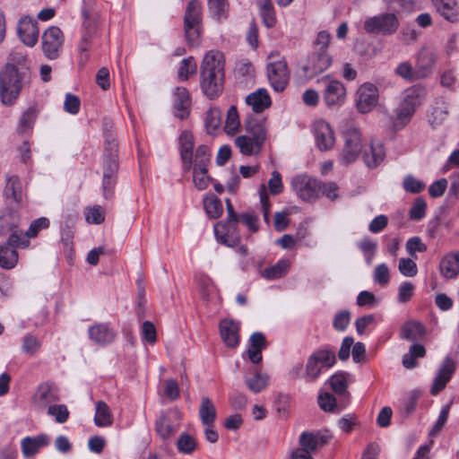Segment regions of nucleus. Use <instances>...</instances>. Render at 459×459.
Masks as SVG:
<instances>
[{
    "label": "nucleus",
    "mask_w": 459,
    "mask_h": 459,
    "mask_svg": "<svg viewBox=\"0 0 459 459\" xmlns=\"http://www.w3.org/2000/svg\"><path fill=\"white\" fill-rule=\"evenodd\" d=\"M88 335L91 341L100 346L113 342L117 336L115 330L106 323H99L90 326Z\"/></svg>",
    "instance_id": "412c9836"
},
{
    "label": "nucleus",
    "mask_w": 459,
    "mask_h": 459,
    "mask_svg": "<svg viewBox=\"0 0 459 459\" xmlns=\"http://www.w3.org/2000/svg\"><path fill=\"white\" fill-rule=\"evenodd\" d=\"M327 441V437L320 433L304 431L299 438V446L291 451L290 459H313L312 454Z\"/></svg>",
    "instance_id": "39448f33"
},
{
    "label": "nucleus",
    "mask_w": 459,
    "mask_h": 459,
    "mask_svg": "<svg viewBox=\"0 0 459 459\" xmlns=\"http://www.w3.org/2000/svg\"><path fill=\"white\" fill-rule=\"evenodd\" d=\"M201 70L209 72H224V58L220 51L211 50L204 56Z\"/></svg>",
    "instance_id": "72a5a7b5"
},
{
    "label": "nucleus",
    "mask_w": 459,
    "mask_h": 459,
    "mask_svg": "<svg viewBox=\"0 0 459 459\" xmlns=\"http://www.w3.org/2000/svg\"><path fill=\"white\" fill-rule=\"evenodd\" d=\"M196 64L193 57H187L181 61L178 74L181 80H187L188 77L195 73Z\"/></svg>",
    "instance_id": "680f3d73"
},
{
    "label": "nucleus",
    "mask_w": 459,
    "mask_h": 459,
    "mask_svg": "<svg viewBox=\"0 0 459 459\" xmlns=\"http://www.w3.org/2000/svg\"><path fill=\"white\" fill-rule=\"evenodd\" d=\"M333 56L327 53L311 52L308 56L307 65L305 71H310L315 74H321L327 70L333 64Z\"/></svg>",
    "instance_id": "b1692460"
},
{
    "label": "nucleus",
    "mask_w": 459,
    "mask_h": 459,
    "mask_svg": "<svg viewBox=\"0 0 459 459\" xmlns=\"http://www.w3.org/2000/svg\"><path fill=\"white\" fill-rule=\"evenodd\" d=\"M295 193L304 201H311L318 197L321 183L307 176H297L291 180Z\"/></svg>",
    "instance_id": "9d476101"
},
{
    "label": "nucleus",
    "mask_w": 459,
    "mask_h": 459,
    "mask_svg": "<svg viewBox=\"0 0 459 459\" xmlns=\"http://www.w3.org/2000/svg\"><path fill=\"white\" fill-rule=\"evenodd\" d=\"M268 375L261 374L257 371H255L252 377H245V383L247 388L255 394H258L264 390L268 385Z\"/></svg>",
    "instance_id": "a18cd8bd"
},
{
    "label": "nucleus",
    "mask_w": 459,
    "mask_h": 459,
    "mask_svg": "<svg viewBox=\"0 0 459 459\" xmlns=\"http://www.w3.org/2000/svg\"><path fill=\"white\" fill-rule=\"evenodd\" d=\"M85 21L83 23V31L80 42L78 44L79 48V63L84 65L89 60V50L91 48V41L96 33V22L94 19L89 17L86 12L83 13Z\"/></svg>",
    "instance_id": "4468645a"
},
{
    "label": "nucleus",
    "mask_w": 459,
    "mask_h": 459,
    "mask_svg": "<svg viewBox=\"0 0 459 459\" xmlns=\"http://www.w3.org/2000/svg\"><path fill=\"white\" fill-rule=\"evenodd\" d=\"M343 147L339 154V161L342 165L354 162L361 152V135L358 128L348 126L342 132Z\"/></svg>",
    "instance_id": "7ed1b4c3"
},
{
    "label": "nucleus",
    "mask_w": 459,
    "mask_h": 459,
    "mask_svg": "<svg viewBox=\"0 0 459 459\" xmlns=\"http://www.w3.org/2000/svg\"><path fill=\"white\" fill-rule=\"evenodd\" d=\"M211 13L218 20L226 18L229 5L227 0H208Z\"/></svg>",
    "instance_id": "13d9d810"
},
{
    "label": "nucleus",
    "mask_w": 459,
    "mask_h": 459,
    "mask_svg": "<svg viewBox=\"0 0 459 459\" xmlns=\"http://www.w3.org/2000/svg\"><path fill=\"white\" fill-rule=\"evenodd\" d=\"M17 30L19 38L26 46L33 47L38 42L39 30L37 21L24 17L20 20Z\"/></svg>",
    "instance_id": "6ab92c4d"
},
{
    "label": "nucleus",
    "mask_w": 459,
    "mask_h": 459,
    "mask_svg": "<svg viewBox=\"0 0 459 459\" xmlns=\"http://www.w3.org/2000/svg\"><path fill=\"white\" fill-rule=\"evenodd\" d=\"M181 420L182 412L177 409L161 412L155 422V430L161 439L167 440L178 432Z\"/></svg>",
    "instance_id": "1a4fd4ad"
},
{
    "label": "nucleus",
    "mask_w": 459,
    "mask_h": 459,
    "mask_svg": "<svg viewBox=\"0 0 459 459\" xmlns=\"http://www.w3.org/2000/svg\"><path fill=\"white\" fill-rule=\"evenodd\" d=\"M199 416L204 425H213L216 419V409L209 397H203L199 408Z\"/></svg>",
    "instance_id": "37998d69"
},
{
    "label": "nucleus",
    "mask_w": 459,
    "mask_h": 459,
    "mask_svg": "<svg viewBox=\"0 0 459 459\" xmlns=\"http://www.w3.org/2000/svg\"><path fill=\"white\" fill-rule=\"evenodd\" d=\"M426 95V88L423 85L415 84L403 91L401 102L416 110L422 104Z\"/></svg>",
    "instance_id": "bb28decb"
},
{
    "label": "nucleus",
    "mask_w": 459,
    "mask_h": 459,
    "mask_svg": "<svg viewBox=\"0 0 459 459\" xmlns=\"http://www.w3.org/2000/svg\"><path fill=\"white\" fill-rule=\"evenodd\" d=\"M200 295L204 299H209L214 292V285L212 280L205 274H200L196 277Z\"/></svg>",
    "instance_id": "864d4df0"
},
{
    "label": "nucleus",
    "mask_w": 459,
    "mask_h": 459,
    "mask_svg": "<svg viewBox=\"0 0 459 459\" xmlns=\"http://www.w3.org/2000/svg\"><path fill=\"white\" fill-rule=\"evenodd\" d=\"M331 40V35L326 30L319 31L313 44L312 52L327 53Z\"/></svg>",
    "instance_id": "bf43d9fd"
},
{
    "label": "nucleus",
    "mask_w": 459,
    "mask_h": 459,
    "mask_svg": "<svg viewBox=\"0 0 459 459\" xmlns=\"http://www.w3.org/2000/svg\"><path fill=\"white\" fill-rule=\"evenodd\" d=\"M220 333L225 344L230 348L238 345V324L231 319H223L220 322Z\"/></svg>",
    "instance_id": "393cba45"
},
{
    "label": "nucleus",
    "mask_w": 459,
    "mask_h": 459,
    "mask_svg": "<svg viewBox=\"0 0 459 459\" xmlns=\"http://www.w3.org/2000/svg\"><path fill=\"white\" fill-rule=\"evenodd\" d=\"M23 77L13 65H6L0 71V101L6 107L13 106L23 89Z\"/></svg>",
    "instance_id": "f257e3e1"
},
{
    "label": "nucleus",
    "mask_w": 459,
    "mask_h": 459,
    "mask_svg": "<svg viewBox=\"0 0 459 459\" xmlns=\"http://www.w3.org/2000/svg\"><path fill=\"white\" fill-rule=\"evenodd\" d=\"M416 110L403 104L394 109L392 123L394 128L401 129L410 123Z\"/></svg>",
    "instance_id": "4c0bfd02"
},
{
    "label": "nucleus",
    "mask_w": 459,
    "mask_h": 459,
    "mask_svg": "<svg viewBox=\"0 0 459 459\" xmlns=\"http://www.w3.org/2000/svg\"><path fill=\"white\" fill-rule=\"evenodd\" d=\"M316 144L320 151H328L335 143L334 133L330 125L325 120L316 121L313 125Z\"/></svg>",
    "instance_id": "dca6fc26"
},
{
    "label": "nucleus",
    "mask_w": 459,
    "mask_h": 459,
    "mask_svg": "<svg viewBox=\"0 0 459 459\" xmlns=\"http://www.w3.org/2000/svg\"><path fill=\"white\" fill-rule=\"evenodd\" d=\"M266 347L265 337L262 333H254L249 339L247 355L251 362L258 364L262 360V351Z\"/></svg>",
    "instance_id": "2f4dec72"
},
{
    "label": "nucleus",
    "mask_w": 459,
    "mask_h": 459,
    "mask_svg": "<svg viewBox=\"0 0 459 459\" xmlns=\"http://www.w3.org/2000/svg\"><path fill=\"white\" fill-rule=\"evenodd\" d=\"M323 96L328 107L341 106L346 98V89L340 81L331 80L327 82Z\"/></svg>",
    "instance_id": "4be33fe9"
},
{
    "label": "nucleus",
    "mask_w": 459,
    "mask_h": 459,
    "mask_svg": "<svg viewBox=\"0 0 459 459\" xmlns=\"http://www.w3.org/2000/svg\"><path fill=\"white\" fill-rule=\"evenodd\" d=\"M245 129L248 136L264 145L268 131L265 120L247 119L245 122Z\"/></svg>",
    "instance_id": "7c9ffc66"
},
{
    "label": "nucleus",
    "mask_w": 459,
    "mask_h": 459,
    "mask_svg": "<svg viewBox=\"0 0 459 459\" xmlns=\"http://www.w3.org/2000/svg\"><path fill=\"white\" fill-rule=\"evenodd\" d=\"M331 388L337 394H344L347 390V375L346 373H336L328 380Z\"/></svg>",
    "instance_id": "6e6d98bb"
},
{
    "label": "nucleus",
    "mask_w": 459,
    "mask_h": 459,
    "mask_svg": "<svg viewBox=\"0 0 459 459\" xmlns=\"http://www.w3.org/2000/svg\"><path fill=\"white\" fill-rule=\"evenodd\" d=\"M425 186L424 182L415 178L411 175L406 176L403 180V188L409 193L419 194L425 189Z\"/></svg>",
    "instance_id": "69168bd1"
},
{
    "label": "nucleus",
    "mask_w": 459,
    "mask_h": 459,
    "mask_svg": "<svg viewBox=\"0 0 459 459\" xmlns=\"http://www.w3.org/2000/svg\"><path fill=\"white\" fill-rule=\"evenodd\" d=\"M394 74L408 82L420 80V75H418L416 66L413 67L408 61L400 63L395 67Z\"/></svg>",
    "instance_id": "09e8293b"
},
{
    "label": "nucleus",
    "mask_w": 459,
    "mask_h": 459,
    "mask_svg": "<svg viewBox=\"0 0 459 459\" xmlns=\"http://www.w3.org/2000/svg\"><path fill=\"white\" fill-rule=\"evenodd\" d=\"M204 205L205 212L210 218L217 219L222 214V204L221 201L214 196L205 198L204 201Z\"/></svg>",
    "instance_id": "5fc2aeb1"
},
{
    "label": "nucleus",
    "mask_w": 459,
    "mask_h": 459,
    "mask_svg": "<svg viewBox=\"0 0 459 459\" xmlns=\"http://www.w3.org/2000/svg\"><path fill=\"white\" fill-rule=\"evenodd\" d=\"M426 355V349L420 343L412 344L408 353L403 356V365L406 368H413L417 366L416 359L418 358H423Z\"/></svg>",
    "instance_id": "c03bdc74"
},
{
    "label": "nucleus",
    "mask_w": 459,
    "mask_h": 459,
    "mask_svg": "<svg viewBox=\"0 0 459 459\" xmlns=\"http://www.w3.org/2000/svg\"><path fill=\"white\" fill-rule=\"evenodd\" d=\"M384 145L379 141H372L368 149L363 152V160L369 169L377 168L385 159Z\"/></svg>",
    "instance_id": "a878e982"
},
{
    "label": "nucleus",
    "mask_w": 459,
    "mask_h": 459,
    "mask_svg": "<svg viewBox=\"0 0 459 459\" xmlns=\"http://www.w3.org/2000/svg\"><path fill=\"white\" fill-rule=\"evenodd\" d=\"M48 441V437L46 435H39L35 437H24L21 442L24 456L30 457L34 455L40 447L47 446Z\"/></svg>",
    "instance_id": "f704fd0d"
},
{
    "label": "nucleus",
    "mask_w": 459,
    "mask_h": 459,
    "mask_svg": "<svg viewBox=\"0 0 459 459\" xmlns=\"http://www.w3.org/2000/svg\"><path fill=\"white\" fill-rule=\"evenodd\" d=\"M399 28V21L394 13H382L368 18L364 22V29L368 33L384 36L394 34Z\"/></svg>",
    "instance_id": "0eeeda50"
},
{
    "label": "nucleus",
    "mask_w": 459,
    "mask_h": 459,
    "mask_svg": "<svg viewBox=\"0 0 459 459\" xmlns=\"http://www.w3.org/2000/svg\"><path fill=\"white\" fill-rule=\"evenodd\" d=\"M190 97L188 91L184 87L176 88L174 93V113L180 119H185L189 115Z\"/></svg>",
    "instance_id": "cd10ccee"
},
{
    "label": "nucleus",
    "mask_w": 459,
    "mask_h": 459,
    "mask_svg": "<svg viewBox=\"0 0 459 459\" xmlns=\"http://www.w3.org/2000/svg\"><path fill=\"white\" fill-rule=\"evenodd\" d=\"M40 348V342L31 334H26L22 340V351L30 356L34 355Z\"/></svg>",
    "instance_id": "e2e57ef3"
},
{
    "label": "nucleus",
    "mask_w": 459,
    "mask_h": 459,
    "mask_svg": "<svg viewBox=\"0 0 459 459\" xmlns=\"http://www.w3.org/2000/svg\"><path fill=\"white\" fill-rule=\"evenodd\" d=\"M267 77L275 91H282L289 81L287 62L282 59L270 63L267 65Z\"/></svg>",
    "instance_id": "2eb2a0df"
},
{
    "label": "nucleus",
    "mask_w": 459,
    "mask_h": 459,
    "mask_svg": "<svg viewBox=\"0 0 459 459\" xmlns=\"http://www.w3.org/2000/svg\"><path fill=\"white\" fill-rule=\"evenodd\" d=\"M178 450L186 455H191L196 448L195 439L187 433H182L177 441Z\"/></svg>",
    "instance_id": "603ef678"
},
{
    "label": "nucleus",
    "mask_w": 459,
    "mask_h": 459,
    "mask_svg": "<svg viewBox=\"0 0 459 459\" xmlns=\"http://www.w3.org/2000/svg\"><path fill=\"white\" fill-rule=\"evenodd\" d=\"M94 423L100 428L111 426L113 415L108 405L103 401L96 403Z\"/></svg>",
    "instance_id": "a19ab883"
},
{
    "label": "nucleus",
    "mask_w": 459,
    "mask_h": 459,
    "mask_svg": "<svg viewBox=\"0 0 459 459\" xmlns=\"http://www.w3.org/2000/svg\"><path fill=\"white\" fill-rule=\"evenodd\" d=\"M3 195L6 204L18 208L23 202V190L20 178L17 176H10L6 179Z\"/></svg>",
    "instance_id": "a211bd4d"
},
{
    "label": "nucleus",
    "mask_w": 459,
    "mask_h": 459,
    "mask_svg": "<svg viewBox=\"0 0 459 459\" xmlns=\"http://www.w3.org/2000/svg\"><path fill=\"white\" fill-rule=\"evenodd\" d=\"M18 252L13 247L9 244H3L0 246V267L5 270L14 268L18 263Z\"/></svg>",
    "instance_id": "ea45409f"
},
{
    "label": "nucleus",
    "mask_w": 459,
    "mask_h": 459,
    "mask_svg": "<svg viewBox=\"0 0 459 459\" xmlns=\"http://www.w3.org/2000/svg\"><path fill=\"white\" fill-rule=\"evenodd\" d=\"M246 102L255 113H261L272 105L268 91L264 88H260L247 95Z\"/></svg>",
    "instance_id": "c85d7f7f"
},
{
    "label": "nucleus",
    "mask_w": 459,
    "mask_h": 459,
    "mask_svg": "<svg viewBox=\"0 0 459 459\" xmlns=\"http://www.w3.org/2000/svg\"><path fill=\"white\" fill-rule=\"evenodd\" d=\"M211 161V152L207 145H199L195 152V160L192 163L193 183L199 191L206 189L212 178L208 174V166Z\"/></svg>",
    "instance_id": "f03ea898"
},
{
    "label": "nucleus",
    "mask_w": 459,
    "mask_h": 459,
    "mask_svg": "<svg viewBox=\"0 0 459 459\" xmlns=\"http://www.w3.org/2000/svg\"><path fill=\"white\" fill-rule=\"evenodd\" d=\"M84 215L88 223L100 224L105 220V212L100 205L87 207Z\"/></svg>",
    "instance_id": "4d7b16f0"
},
{
    "label": "nucleus",
    "mask_w": 459,
    "mask_h": 459,
    "mask_svg": "<svg viewBox=\"0 0 459 459\" xmlns=\"http://www.w3.org/2000/svg\"><path fill=\"white\" fill-rule=\"evenodd\" d=\"M447 115L448 105L443 98H439L436 100L435 106L432 108L429 122L433 127H435L441 125L446 119Z\"/></svg>",
    "instance_id": "79ce46f5"
},
{
    "label": "nucleus",
    "mask_w": 459,
    "mask_h": 459,
    "mask_svg": "<svg viewBox=\"0 0 459 459\" xmlns=\"http://www.w3.org/2000/svg\"><path fill=\"white\" fill-rule=\"evenodd\" d=\"M194 148V137L192 134L187 131H184L179 137V152L180 158L182 160L183 169L185 171H190L192 169V163L195 160V154L193 152Z\"/></svg>",
    "instance_id": "5701e85b"
},
{
    "label": "nucleus",
    "mask_w": 459,
    "mask_h": 459,
    "mask_svg": "<svg viewBox=\"0 0 459 459\" xmlns=\"http://www.w3.org/2000/svg\"><path fill=\"white\" fill-rule=\"evenodd\" d=\"M290 268V262L288 260H279L274 265L266 268L262 276L267 280H276L283 277Z\"/></svg>",
    "instance_id": "49530a36"
},
{
    "label": "nucleus",
    "mask_w": 459,
    "mask_h": 459,
    "mask_svg": "<svg viewBox=\"0 0 459 459\" xmlns=\"http://www.w3.org/2000/svg\"><path fill=\"white\" fill-rule=\"evenodd\" d=\"M235 144L239 149V152L247 156L259 153L263 147L261 143L254 141V139L247 134L238 136L235 139Z\"/></svg>",
    "instance_id": "58836bf2"
},
{
    "label": "nucleus",
    "mask_w": 459,
    "mask_h": 459,
    "mask_svg": "<svg viewBox=\"0 0 459 459\" xmlns=\"http://www.w3.org/2000/svg\"><path fill=\"white\" fill-rule=\"evenodd\" d=\"M20 223L19 214L16 211H8L0 216V235L13 231Z\"/></svg>",
    "instance_id": "de8ad7c7"
},
{
    "label": "nucleus",
    "mask_w": 459,
    "mask_h": 459,
    "mask_svg": "<svg viewBox=\"0 0 459 459\" xmlns=\"http://www.w3.org/2000/svg\"><path fill=\"white\" fill-rule=\"evenodd\" d=\"M11 235L9 236L7 241L4 244H9L10 247H15V246L26 247L29 245L28 237L26 236V232L23 233L22 230L14 229L11 231Z\"/></svg>",
    "instance_id": "338daca9"
},
{
    "label": "nucleus",
    "mask_w": 459,
    "mask_h": 459,
    "mask_svg": "<svg viewBox=\"0 0 459 459\" xmlns=\"http://www.w3.org/2000/svg\"><path fill=\"white\" fill-rule=\"evenodd\" d=\"M356 106L360 113H368L378 102V89L370 82H365L356 92Z\"/></svg>",
    "instance_id": "9b49d317"
},
{
    "label": "nucleus",
    "mask_w": 459,
    "mask_h": 459,
    "mask_svg": "<svg viewBox=\"0 0 459 459\" xmlns=\"http://www.w3.org/2000/svg\"><path fill=\"white\" fill-rule=\"evenodd\" d=\"M201 88L210 99L219 96L222 91L224 72H209L201 70Z\"/></svg>",
    "instance_id": "f3484780"
},
{
    "label": "nucleus",
    "mask_w": 459,
    "mask_h": 459,
    "mask_svg": "<svg viewBox=\"0 0 459 459\" xmlns=\"http://www.w3.org/2000/svg\"><path fill=\"white\" fill-rule=\"evenodd\" d=\"M103 169V174H108V176L116 177V174L118 169V162L117 143L114 139H112V143L108 141V146H105Z\"/></svg>",
    "instance_id": "c756f323"
},
{
    "label": "nucleus",
    "mask_w": 459,
    "mask_h": 459,
    "mask_svg": "<svg viewBox=\"0 0 459 459\" xmlns=\"http://www.w3.org/2000/svg\"><path fill=\"white\" fill-rule=\"evenodd\" d=\"M240 127V120L237 108L230 106L227 111L224 130L228 134H236Z\"/></svg>",
    "instance_id": "8fccbe9b"
},
{
    "label": "nucleus",
    "mask_w": 459,
    "mask_h": 459,
    "mask_svg": "<svg viewBox=\"0 0 459 459\" xmlns=\"http://www.w3.org/2000/svg\"><path fill=\"white\" fill-rule=\"evenodd\" d=\"M425 327L416 321L404 323L400 329V337L410 342H417L425 335Z\"/></svg>",
    "instance_id": "473e14b6"
},
{
    "label": "nucleus",
    "mask_w": 459,
    "mask_h": 459,
    "mask_svg": "<svg viewBox=\"0 0 459 459\" xmlns=\"http://www.w3.org/2000/svg\"><path fill=\"white\" fill-rule=\"evenodd\" d=\"M35 121V111L32 108L25 110L20 117L18 132L22 134L30 129Z\"/></svg>",
    "instance_id": "0e129e2a"
},
{
    "label": "nucleus",
    "mask_w": 459,
    "mask_h": 459,
    "mask_svg": "<svg viewBox=\"0 0 459 459\" xmlns=\"http://www.w3.org/2000/svg\"><path fill=\"white\" fill-rule=\"evenodd\" d=\"M64 41V34L58 27L51 26L47 29L41 37V47L44 56L49 60L58 58Z\"/></svg>",
    "instance_id": "6e6552de"
},
{
    "label": "nucleus",
    "mask_w": 459,
    "mask_h": 459,
    "mask_svg": "<svg viewBox=\"0 0 459 459\" xmlns=\"http://www.w3.org/2000/svg\"><path fill=\"white\" fill-rule=\"evenodd\" d=\"M438 55L431 48H422L416 55L415 66L420 80L430 77L436 68Z\"/></svg>",
    "instance_id": "f8f14e48"
},
{
    "label": "nucleus",
    "mask_w": 459,
    "mask_h": 459,
    "mask_svg": "<svg viewBox=\"0 0 459 459\" xmlns=\"http://www.w3.org/2000/svg\"><path fill=\"white\" fill-rule=\"evenodd\" d=\"M221 124V111L218 108H211L207 111L205 126L208 133L215 132Z\"/></svg>",
    "instance_id": "052dcab7"
},
{
    "label": "nucleus",
    "mask_w": 459,
    "mask_h": 459,
    "mask_svg": "<svg viewBox=\"0 0 459 459\" xmlns=\"http://www.w3.org/2000/svg\"><path fill=\"white\" fill-rule=\"evenodd\" d=\"M201 21V4L196 0H191L186 6L184 22L186 38L192 46L196 45L198 42Z\"/></svg>",
    "instance_id": "423d86ee"
},
{
    "label": "nucleus",
    "mask_w": 459,
    "mask_h": 459,
    "mask_svg": "<svg viewBox=\"0 0 459 459\" xmlns=\"http://www.w3.org/2000/svg\"><path fill=\"white\" fill-rule=\"evenodd\" d=\"M336 361L335 353L328 349H321L314 351L307 359L306 365L307 381H315L321 374L324 368H332Z\"/></svg>",
    "instance_id": "20e7f679"
},
{
    "label": "nucleus",
    "mask_w": 459,
    "mask_h": 459,
    "mask_svg": "<svg viewBox=\"0 0 459 459\" xmlns=\"http://www.w3.org/2000/svg\"><path fill=\"white\" fill-rule=\"evenodd\" d=\"M426 207L427 204L424 199L421 197L417 198L410 210V218L414 221L423 219L426 215Z\"/></svg>",
    "instance_id": "774afa93"
},
{
    "label": "nucleus",
    "mask_w": 459,
    "mask_h": 459,
    "mask_svg": "<svg viewBox=\"0 0 459 459\" xmlns=\"http://www.w3.org/2000/svg\"><path fill=\"white\" fill-rule=\"evenodd\" d=\"M238 221H227L226 222L220 221L214 225V233L217 239L228 246L236 245L239 239L240 236L237 230V223Z\"/></svg>",
    "instance_id": "aec40b11"
},
{
    "label": "nucleus",
    "mask_w": 459,
    "mask_h": 459,
    "mask_svg": "<svg viewBox=\"0 0 459 459\" xmlns=\"http://www.w3.org/2000/svg\"><path fill=\"white\" fill-rule=\"evenodd\" d=\"M58 399L56 392L48 384L39 385L34 395V402L39 408H45Z\"/></svg>",
    "instance_id": "e433bc0d"
},
{
    "label": "nucleus",
    "mask_w": 459,
    "mask_h": 459,
    "mask_svg": "<svg viewBox=\"0 0 459 459\" xmlns=\"http://www.w3.org/2000/svg\"><path fill=\"white\" fill-rule=\"evenodd\" d=\"M455 369V361L450 357H446L439 366L435 377L433 378L429 390L432 395H437L442 390L446 388L447 383L451 380Z\"/></svg>",
    "instance_id": "ddd939ff"
},
{
    "label": "nucleus",
    "mask_w": 459,
    "mask_h": 459,
    "mask_svg": "<svg viewBox=\"0 0 459 459\" xmlns=\"http://www.w3.org/2000/svg\"><path fill=\"white\" fill-rule=\"evenodd\" d=\"M437 11L446 20L455 16V0H433Z\"/></svg>",
    "instance_id": "3c124183"
},
{
    "label": "nucleus",
    "mask_w": 459,
    "mask_h": 459,
    "mask_svg": "<svg viewBox=\"0 0 459 459\" xmlns=\"http://www.w3.org/2000/svg\"><path fill=\"white\" fill-rule=\"evenodd\" d=\"M440 273L446 279H452L458 274L459 252L449 254L441 260Z\"/></svg>",
    "instance_id": "c9c22d12"
}]
</instances>
